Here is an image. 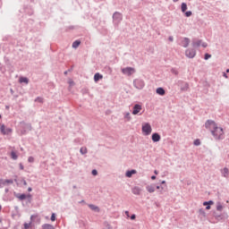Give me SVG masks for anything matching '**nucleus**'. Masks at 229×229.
<instances>
[{
	"label": "nucleus",
	"mask_w": 229,
	"mask_h": 229,
	"mask_svg": "<svg viewBox=\"0 0 229 229\" xmlns=\"http://www.w3.org/2000/svg\"><path fill=\"white\" fill-rule=\"evenodd\" d=\"M205 126L207 130H210L213 137L216 140H221V139H225V131L223 128L218 127L216 122L208 120L206 122Z\"/></svg>",
	"instance_id": "nucleus-1"
},
{
	"label": "nucleus",
	"mask_w": 229,
	"mask_h": 229,
	"mask_svg": "<svg viewBox=\"0 0 229 229\" xmlns=\"http://www.w3.org/2000/svg\"><path fill=\"white\" fill-rule=\"evenodd\" d=\"M142 133L143 135H151V131H153V129L151 128V124H149L148 123H142Z\"/></svg>",
	"instance_id": "nucleus-2"
},
{
	"label": "nucleus",
	"mask_w": 229,
	"mask_h": 229,
	"mask_svg": "<svg viewBox=\"0 0 229 229\" xmlns=\"http://www.w3.org/2000/svg\"><path fill=\"white\" fill-rule=\"evenodd\" d=\"M122 72L126 76H131V74L135 72V68H131V67L123 68Z\"/></svg>",
	"instance_id": "nucleus-3"
},
{
	"label": "nucleus",
	"mask_w": 229,
	"mask_h": 229,
	"mask_svg": "<svg viewBox=\"0 0 229 229\" xmlns=\"http://www.w3.org/2000/svg\"><path fill=\"white\" fill-rule=\"evenodd\" d=\"M144 81L142 80L136 79L134 81V87H136V89H139L140 90L144 89Z\"/></svg>",
	"instance_id": "nucleus-4"
},
{
	"label": "nucleus",
	"mask_w": 229,
	"mask_h": 229,
	"mask_svg": "<svg viewBox=\"0 0 229 229\" xmlns=\"http://www.w3.org/2000/svg\"><path fill=\"white\" fill-rule=\"evenodd\" d=\"M0 131L3 133V135H8L9 133H12V129L6 128L4 124H2L0 127Z\"/></svg>",
	"instance_id": "nucleus-5"
},
{
	"label": "nucleus",
	"mask_w": 229,
	"mask_h": 229,
	"mask_svg": "<svg viewBox=\"0 0 229 229\" xmlns=\"http://www.w3.org/2000/svg\"><path fill=\"white\" fill-rule=\"evenodd\" d=\"M140 110H142V106L136 104L133 106L132 114L137 115V114L140 113Z\"/></svg>",
	"instance_id": "nucleus-6"
},
{
	"label": "nucleus",
	"mask_w": 229,
	"mask_h": 229,
	"mask_svg": "<svg viewBox=\"0 0 229 229\" xmlns=\"http://www.w3.org/2000/svg\"><path fill=\"white\" fill-rule=\"evenodd\" d=\"M186 56L188 58H194L196 56V50L194 49L186 50Z\"/></svg>",
	"instance_id": "nucleus-7"
},
{
	"label": "nucleus",
	"mask_w": 229,
	"mask_h": 229,
	"mask_svg": "<svg viewBox=\"0 0 229 229\" xmlns=\"http://www.w3.org/2000/svg\"><path fill=\"white\" fill-rule=\"evenodd\" d=\"M113 19L114 21H116V22H121V21H123V14H121V13H114Z\"/></svg>",
	"instance_id": "nucleus-8"
},
{
	"label": "nucleus",
	"mask_w": 229,
	"mask_h": 229,
	"mask_svg": "<svg viewBox=\"0 0 229 229\" xmlns=\"http://www.w3.org/2000/svg\"><path fill=\"white\" fill-rule=\"evenodd\" d=\"M160 139H161L160 134H158L157 132L152 134L153 142H160Z\"/></svg>",
	"instance_id": "nucleus-9"
},
{
	"label": "nucleus",
	"mask_w": 229,
	"mask_h": 229,
	"mask_svg": "<svg viewBox=\"0 0 229 229\" xmlns=\"http://www.w3.org/2000/svg\"><path fill=\"white\" fill-rule=\"evenodd\" d=\"M140 192H142V189H140L139 186L132 188V193H134L136 196L140 195Z\"/></svg>",
	"instance_id": "nucleus-10"
},
{
	"label": "nucleus",
	"mask_w": 229,
	"mask_h": 229,
	"mask_svg": "<svg viewBox=\"0 0 229 229\" xmlns=\"http://www.w3.org/2000/svg\"><path fill=\"white\" fill-rule=\"evenodd\" d=\"M182 47H187L189 46V44H191V39L187 38H184L182 40Z\"/></svg>",
	"instance_id": "nucleus-11"
},
{
	"label": "nucleus",
	"mask_w": 229,
	"mask_h": 229,
	"mask_svg": "<svg viewBox=\"0 0 229 229\" xmlns=\"http://www.w3.org/2000/svg\"><path fill=\"white\" fill-rule=\"evenodd\" d=\"M210 205H214V201L209 200V201L203 202V206L206 207V210H210L211 208Z\"/></svg>",
	"instance_id": "nucleus-12"
},
{
	"label": "nucleus",
	"mask_w": 229,
	"mask_h": 229,
	"mask_svg": "<svg viewBox=\"0 0 229 229\" xmlns=\"http://www.w3.org/2000/svg\"><path fill=\"white\" fill-rule=\"evenodd\" d=\"M146 189H147L148 192H149L151 194V193L155 192L156 186H155V184H150V185H148L146 187Z\"/></svg>",
	"instance_id": "nucleus-13"
},
{
	"label": "nucleus",
	"mask_w": 229,
	"mask_h": 229,
	"mask_svg": "<svg viewBox=\"0 0 229 229\" xmlns=\"http://www.w3.org/2000/svg\"><path fill=\"white\" fill-rule=\"evenodd\" d=\"M133 174H137V170L127 171L125 176H127V178H131Z\"/></svg>",
	"instance_id": "nucleus-14"
},
{
	"label": "nucleus",
	"mask_w": 229,
	"mask_h": 229,
	"mask_svg": "<svg viewBox=\"0 0 229 229\" xmlns=\"http://www.w3.org/2000/svg\"><path fill=\"white\" fill-rule=\"evenodd\" d=\"M221 173L225 178H228L229 174V170L227 167H225L224 169L221 170Z\"/></svg>",
	"instance_id": "nucleus-15"
},
{
	"label": "nucleus",
	"mask_w": 229,
	"mask_h": 229,
	"mask_svg": "<svg viewBox=\"0 0 229 229\" xmlns=\"http://www.w3.org/2000/svg\"><path fill=\"white\" fill-rule=\"evenodd\" d=\"M157 94H158L159 96H165V90L164 89V88H157Z\"/></svg>",
	"instance_id": "nucleus-16"
},
{
	"label": "nucleus",
	"mask_w": 229,
	"mask_h": 229,
	"mask_svg": "<svg viewBox=\"0 0 229 229\" xmlns=\"http://www.w3.org/2000/svg\"><path fill=\"white\" fill-rule=\"evenodd\" d=\"M98 80H103V75L100 74L99 72H97L95 75H94V81L96 82H98Z\"/></svg>",
	"instance_id": "nucleus-17"
},
{
	"label": "nucleus",
	"mask_w": 229,
	"mask_h": 229,
	"mask_svg": "<svg viewBox=\"0 0 229 229\" xmlns=\"http://www.w3.org/2000/svg\"><path fill=\"white\" fill-rule=\"evenodd\" d=\"M42 229H55V226L49 225V224H44L42 225Z\"/></svg>",
	"instance_id": "nucleus-18"
},
{
	"label": "nucleus",
	"mask_w": 229,
	"mask_h": 229,
	"mask_svg": "<svg viewBox=\"0 0 229 229\" xmlns=\"http://www.w3.org/2000/svg\"><path fill=\"white\" fill-rule=\"evenodd\" d=\"M181 10H182V13H185V12H187V4L182 3L181 5Z\"/></svg>",
	"instance_id": "nucleus-19"
},
{
	"label": "nucleus",
	"mask_w": 229,
	"mask_h": 229,
	"mask_svg": "<svg viewBox=\"0 0 229 229\" xmlns=\"http://www.w3.org/2000/svg\"><path fill=\"white\" fill-rule=\"evenodd\" d=\"M89 208L91 210H94L95 212H99V208H98V206H94L92 204L89 205Z\"/></svg>",
	"instance_id": "nucleus-20"
},
{
	"label": "nucleus",
	"mask_w": 229,
	"mask_h": 229,
	"mask_svg": "<svg viewBox=\"0 0 229 229\" xmlns=\"http://www.w3.org/2000/svg\"><path fill=\"white\" fill-rule=\"evenodd\" d=\"M20 83H26V84H28V83H29L28 78H26V77H21V78H20Z\"/></svg>",
	"instance_id": "nucleus-21"
},
{
	"label": "nucleus",
	"mask_w": 229,
	"mask_h": 229,
	"mask_svg": "<svg viewBox=\"0 0 229 229\" xmlns=\"http://www.w3.org/2000/svg\"><path fill=\"white\" fill-rule=\"evenodd\" d=\"M3 185H10L12 183H13V180L10 179V180H4L3 181Z\"/></svg>",
	"instance_id": "nucleus-22"
},
{
	"label": "nucleus",
	"mask_w": 229,
	"mask_h": 229,
	"mask_svg": "<svg viewBox=\"0 0 229 229\" xmlns=\"http://www.w3.org/2000/svg\"><path fill=\"white\" fill-rule=\"evenodd\" d=\"M80 44H81V42L80 40H76L72 43V47L76 49V47H80Z\"/></svg>",
	"instance_id": "nucleus-23"
},
{
	"label": "nucleus",
	"mask_w": 229,
	"mask_h": 229,
	"mask_svg": "<svg viewBox=\"0 0 229 229\" xmlns=\"http://www.w3.org/2000/svg\"><path fill=\"white\" fill-rule=\"evenodd\" d=\"M216 210H217L218 212H222V211H223V205H222L220 202H218V203L216 204Z\"/></svg>",
	"instance_id": "nucleus-24"
},
{
	"label": "nucleus",
	"mask_w": 229,
	"mask_h": 229,
	"mask_svg": "<svg viewBox=\"0 0 229 229\" xmlns=\"http://www.w3.org/2000/svg\"><path fill=\"white\" fill-rule=\"evenodd\" d=\"M80 151H81V155H87V152H88L87 147L81 148Z\"/></svg>",
	"instance_id": "nucleus-25"
},
{
	"label": "nucleus",
	"mask_w": 229,
	"mask_h": 229,
	"mask_svg": "<svg viewBox=\"0 0 229 229\" xmlns=\"http://www.w3.org/2000/svg\"><path fill=\"white\" fill-rule=\"evenodd\" d=\"M11 157L13 160H17V158H19V157L17 156V153H15L14 151L11 152Z\"/></svg>",
	"instance_id": "nucleus-26"
},
{
	"label": "nucleus",
	"mask_w": 229,
	"mask_h": 229,
	"mask_svg": "<svg viewBox=\"0 0 229 229\" xmlns=\"http://www.w3.org/2000/svg\"><path fill=\"white\" fill-rule=\"evenodd\" d=\"M23 226H24V229H30V227L31 226V223H25L24 225H23Z\"/></svg>",
	"instance_id": "nucleus-27"
},
{
	"label": "nucleus",
	"mask_w": 229,
	"mask_h": 229,
	"mask_svg": "<svg viewBox=\"0 0 229 229\" xmlns=\"http://www.w3.org/2000/svg\"><path fill=\"white\" fill-rule=\"evenodd\" d=\"M35 101H38V103H44V98H37Z\"/></svg>",
	"instance_id": "nucleus-28"
},
{
	"label": "nucleus",
	"mask_w": 229,
	"mask_h": 229,
	"mask_svg": "<svg viewBox=\"0 0 229 229\" xmlns=\"http://www.w3.org/2000/svg\"><path fill=\"white\" fill-rule=\"evenodd\" d=\"M50 219L53 222L56 221V215L55 213H53Z\"/></svg>",
	"instance_id": "nucleus-29"
},
{
	"label": "nucleus",
	"mask_w": 229,
	"mask_h": 229,
	"mask_svg": "<svg viewBox=\"0 0 229 229\" xmlns=\"http://www.w3.org/2000/svg\"><path fill=\"white\" fill-rule=\"evenodd\" d=\"M18 198L19 199H26V194H21Z\"/></svg>",
	"instance_id": "nucleus-30"
},
{
	"label": "nucleus",
	"mask_w": 229,
	"mask_h": 229,
	"mask_svg": "<svg viewBox=\"0 0 229 229\" xmlns=\"http://www.w3.org/2000/svg\"><path fill=\"white\" fill-rule=\"evenodd\" d=\"M28 162L33 163V162H35V158H34L33 157H30L28 158Z\"/></svg>",
	"instance_id": "nucleus-31"
},
{
	"label": "nucleus",
	"mask_w": 229,
	"mask_h": 229,
	"mask_svg": "<svg viewBox=\"0 0 229 229\" xmlns=\"http://www.w3.org/2000/svg\"><path fill=\"white\" fill-rule=\"evenodd\" d=\"M204 58L205 60H208V58H212V55L210 54H206Z\"/></svg>",
	"instance_id": "nucleus-32"
},
{
	"label": "nucleus",
	"mask_w": 229,
	"mask_h": 229,
	"mask_svg": "<svg viewBox=\"0 0 229 229\" xmlns=\"http://www.w3.org/2000/svg\"><path fill=\"white\" fill-rule=\"evenodd\" d=\"M185 15H186L187 17H191V15H192V12L188 11V12L185 13Z\"/></svg>",
	"instance_id": "nucleus-33"
},
{
	"label": "nucleus",
	"mask_w": 229,
	"mask_h": 229,
	"mask_svg": "<svg viewBox=\"0 0 229 229\" xmlns=\"http://www.w3.org/2000/svg\"><path fill=\"white\" fill-rule=\"evenodd\" d=\"M194 144H195V146H199V144H201V142L199 141V140H196L194 141Z\"/></svg>",
	"instance_id": "nucleus-34"
},
{
	"label": "nucleus",
	"mask_w": 229,
	"mask_h": 229,
	"mask_svg": "<svg viewBox=\"0 0 229 229\" xmlns=\"http://www.w3.org/2000/svg\"><path fill=\"white\" fill-rule=\"evenodd\" d=\"M93 176H98V170H92Z\"/></svg>",
	"instance_id": "nucleus-35"
},
{
	"label": "nucleus",
	"mask_w": 229,
	"mask_h": 229,
	"mask_svg": "<svg viewBox=\"0 0 229 229\" xmlns=\"http://www.w3.org/2000/svg\"><path fill=\"white\" fill-rule=\"evenodd\" d=\"M168 40H169L170 42H173V40H174L173 36H170V37L168 38Z\"/></svg>",
	"instance_id": "nucleus-36"
},
{
	"label": "nucleus",
	"mask_w": 229,
	"mask_h": 229,
	"mask_svg": "<svg viewBox=\"0 0 229 229\" xmlns=\"http://www.w3.org/2000/svg\"><path fill=\"white\" fill-rule=\"evenodd\" d=\"M20 169L24 170V165H22V164H20Z\"/></svg>",
	"instance_id": "nucleus-37"
},
{
	"label": "nucleus",
	"mask_w": 229,
	"mask_h": 229,
	"mask_svg": "<svg viewBox=\"0 0 229 229\" xmlns=\"http://www.w3.org/2000/svg\"><path fill=\"white\" fill-rule=\"evenodd\" d=\"M4 183V181L3 180H0V188L3 187V184Z\"/></svg>",
	"instance_id": "nucleus-38"
},
{
	"label": "nucleus",
	"mask_w": 229,
	"mask_h": 229,
	"mask_svg": "<svg viewBox=\"0 0 229 229\" xmlns=\"http://www.w3.org/2000/svg\"><path fill=\"white\" fill-rule=\"evenodd\" d=\"M125 215L127 216V217H130V212L129 211H125Z\"/></svg>",
	"instance_id": "nucleus-39"
},
{
	"label": "nucleus",
	"mask_w": 229,
	"mask_h": 229,
	"mask_svg": "<svg viewBox=\"0 0 229 229\" xmlns=\"http://www.w3.org/2000/svg\"><path fill=\"white\" fill-rule=\"evenodd\" d=\"M151 180H157V176L152 175V176H151Z\"/></svg>",
	"instance_id": "nucleus-40"
},
{
	"label": "nucleus",
	"mask_w": 229,
	"mask_h": 229,
	"mask_svg": "<svg viewBox=\"0 0 229 229\" xmlns=\"http://www.w3.org/2000/svg\"><path fill=\"white\" fill-rule=\"evenodd\" d=\"M135 217H136V216L135 215H131V219H135Z\"/></svg>",
	"instance_id": "nucleus-41"
},
{
	"label": "nucleus",
	"mask_w": 229,
	"mask_h": 229,
	"mask_svg": "<svg viewBox=\"0 0 229 229\" xmlns=\"http://www.w3.org/2000/svg\"><path fill=\"white\" fill-rule=\"evenodd\" d=\"M23 185H28V182L26 181H23Z\"/></svg>",
	"instance_id": "nucleus-42"
},
{
	"label": "nucleus",
	"mask_w": 229,
	"mask_h": 229,
	"mask_svg": "<svg viewBox=\"0 0 229 229\" xmlns=\"http://www.w3.org/2000/svg\"><path fill=\"white\" fill-rule=\"evenodd\" d=\"M155 174H158V171L155 170L154 171Z\"/></svg>",
	"instance_id": "nucleus-43"
},
{
	"label": "nucleus",
	"mask_w": 229,
	"mask_h": 229,
	"mask_svg": "<svg viewBox=\"0 0 229 229\" xmlns=\"http://www.w3.org/2000/svg\"><path fill=\"white\" fill-rule=\"evenodd\" d=\"M28 191H29V192H31L32 189H31V188H29Z\"/></svg>",
	"instance_id": "nucleus-44"
},
{
	"label": "nucleus",
	"mask_w": 229,
	"mask_h": 229,
	"mask_svg": "<svg viewBox=\"0 0 229 229\" xmlns=\"http://www.w3.org/2000/svg\"><path fill=\"white\" fill-rule=\"evenodd\" d=\"M174 1V3H178V1H180V0H173Z\"/></svg>",
	"instance_id": "nucleus-45"
},
{
	"label": "nucleus",
	"mask_w": 229,
	"mask_h": 229,
	"mask_svg": "<svg viewBox=\"0 0 229 229\" xmlns=\"http://www.w3.org/2000/svg\"><path fill=\"white\" fill-rule=\"evenodd\" d=\"M224 76H225V78H228V75H226V73H224Z\"/></svg>",
	"instance_id": "nucleus-46"
},
{
	"label": "nucleus",
	"mask_w": 229,
	"mask_h": 229,
	"mask_svg": "<svg viewBox=\"0 0 229 229\" xmlns=\"http://www.w3.org/2000/svg\"><path fill=\"white\" fill-rule=\"evenodd\" d=\"M202 46H203V47H207V44H203Z\"/></svg>",
	"instance_id": "nucleus-47"
},
{
	"label": "nucleus",
	"mask_w": 229,
	"mask_h": 229,
	"mask_svg": "<svg viewBox=\"0 0 229 229\" xmlns=\"http://www.w3.org/2000/svg\"><path fill=\"white\" fill-rule=\"evenodd\" d=\"M74 84V82H72V81H70V85H73Z\"/></svg>",
	"instance_id": "nucleus-48"
},
{
	"label": "nucleus",
	"mask_w": 229,
	"mask_h": 229,
	"mask_svg": "<svg viewBox=\"0 0 229 229\" xmlns=\"http://www.w3.org/2000/svg\"><path fill=\"white\" fill-rule=\"evenodd\" d=\"M161 183H162V184L165 183V181H162Z\"/></svg>",
	"instance_id": "nucleus-49"
},
{
	"label": "nucleus",
	"mask_w": 229,
	"mask_h": 229,
	"mask_svg": "<svg viewBox=\"0 0 229 229\" xmlns=\"http://www.w3.org/2000/svg\"><path fill=\"white\" fill-rule=\"evenodd\" d=\"M1 223H3V219H1V217H0V225H1Z\"/></svg>",
	"instance_id": "nucleus-50"
},
{
	"label": "nucleus",
	"mask_w": 229,
	"mask_h": 229,
	"mask_svg": "<svg viewBox=\"0 0 229 229\" xmlns=\"http://www.w3.org/2000/svg\"><path fill=\"white\" fill-rule=\"evenodd\" d=\"M156 189H160V186H157Z\"/></svg>",
	"instance_id": "nucleus-51"
},
{
	"label": "nucleus",
	"mask_w": 229,
	"mask_h": 229,
	"mask_svg": "<svg viewBox=\"0 0 229 229\" xmlns=\"http://www.w3.org/2000/svg\"><path fill=\"white\" fill-rule=\"evenodd\" d=\"M3 207L0 205V210H2Z\"/></svg>",
	"instance_id": "nucleus-52"
},
{
	"label": "nucleus",
	"mask_w": 229,
	"mask_h": 229,
	"mask_svg": "<svg viewBox=\"0 0 229 229\" xmlns=\"http://www.w3.org/2000/svg\"><path fill=\"white\" fill-rule=\"evenodd\" d=\"M226 72H229V69L226 70Z\"/></svg>",
	"instance_id": "nucleus-53"
},
{
	"label": "nucleus",
	"mask_w": 229,
	"mask_h": 229,
	"mask_svg": "<svg viewBox=\"0 0 229 229\" xmlns=\"http://www.w3.org/2000/svg\"><path fill=\"white\" fill-rule=\"evenodd\" d=\"M197 46H199V43H198Z\"/></svg>",
	"instance_id": "nucleus-54"
},
{
	"label": "nucleus",
	"mask_w": 229,
	"mask_h": 229,
	"mask_svg": "<svg viewBox=\"0 0 229 229\" xmlns=\"http://www.w3.org/2000/svg\"><path fill=\"white\" fill-rule=\"evenodd\" d=\"M160 194H162V191H160Z\"/></svg>",
	"instance_id": "nucleus-55"
},
{
	"label": "nucleus",
	"mask_w": 229,
	"mask_h": 229,
	"mask_svg": "<svg viewBox=\"0 0 229 229\" xmlns=\"http://www.w3.org/2000/svg\"><path fill=\"white\" fill-rule=\"evenodd\" d=\"M0 119H1V114H0Z\"/></svg>",
	"instance_id": "nucleus-56"
}]
</instances>
